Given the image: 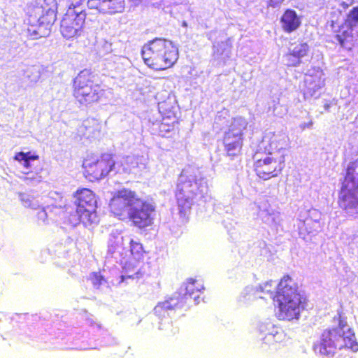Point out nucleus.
Masks as SVG:
<instances>
[{"label":"nucleus","mask_w":358,"mask_h":358,"mask_svg":"<svg viewBox=\"0 0 358 358\" xmlns=\"http://www.w3.org/2000/svg\"><path fill=\"white\" fill-rule=\"evenodd\" d=\"M143 273H144L143 271H142L141 269H138L137 271H136L134 273H128L125 275H122V280L123 281L127 278H132V279L139 278L140 277H141L143 275Z\"/></svg>","instance_id":"28"},{"label":"nucleus","mask_w":358,"mask_h":358,"mask_svg":"<svg viewBox=\"0 0 358 358\" xmlns=\"http://www.w3.org/2000/svg\"><path fill=\"white\" fill-rule=\"evenodd\" d=\"M42 6H34L33 10L34 12L39 11ZM56 10L55 7H49L47 9L43 8L42 14L38 17V27L37 29H33L32 33L36 37H41L40 29L41 27L45 26L49 28L54 24L56 20Z\"/></svg>","instance_id":"16"},{"label":"nucleus","mask_w":358,"mask_h":358,"mask_svg":"<svg viewBox=\"0 0 358 358\" xmlns=\"http://www.w3.org/2000/svg\"><path fill=\"white\" fill-rule=\"evenodd\" d=\"M13 159L15 161L21 162V159L38 160L39 156L36 154H32L31 152H18L14 155Z\"/></svg>","instance_id":"24"},{"label":"nucleus","mask_w":358,"mask_h":358,"mask_svg":"<svg viewBox=\"0 0 358 358\" xmlns=\"http://www.w3.org/2000/svg\"><path fill=\"white\" fill-rule=\"evenodd\" d=\"M87 6L99 13L115 14L122 11L124 0H88Z\"/></svg>","instance_id":"15"},{"label":"nucleus","mask_w":358,"mask_h":358,"mask_svg":"<svg viewBox=\"0 0 358 358\" xmlns=\"http://www.w3.org/2000/svg\"><path fill=\"white\" fill-rule=\"evenodd\" d=\"M268 111L272 113L274 116H282V106L280 103L279 99L276 101H273L271 106L268 107Z\"/></svg>","instance_id":"26"},{"label":"nucleus","mask_w":358,"mask_h":358,"mask_svg":"<svg viewBox=\"0 0 358 358\" xmlns=\"http://www.w3.org/2000/svg\"><path fill=\"white\" fill-rule=\"evenodd\" d=\"M337 326L329 327L322 331L318 341L314 344L316 353L328 357H333L337 350L358 351V342L352 328L348 327L347 317L338 312L333 317Z\"/></svg>","instance_id":"3"},{"label":"nucleus","mask_w":358,"mask_h":358,"mask_svg":"<svg viewBox=\"0 0 358 358\" xmlns=\"http://www.w3.org/2000/svg\"><path fill=\"white\" fill-rule=\"evenodd\" d=\"M176 123H177L176 120L169 122V119L163 118L159 125V132L160 135L165 136L167 134L173 131L175 129Z\"/></svg>","instance_id":"21"},{"label":"nucleus","mask_w":358,"mask_h":358,"mask_svg":"<svg viewBox=\"0 0 358 358\" xmlns=\"http://www.w3.org/2000/svg\"><path fill=\"white\" fill-rule=\"evenodd\" d=\"M285 57L286 60V65L287 66H296L301 62V60L296 57L291 50L285 55Z\"/></svg>","instance_id":"25"},{"label":"nucleus","mask_w":358,"mask_h":358,"mask_svg":"<svg viewBox=\"0 0 358 358\" xmlns=\"http://www.w3.org/2000/svg\"><path fill=\"white\" fill-rule=\"evenodd\" d=\"M76 197V213L80 223L90 226L96 222V200L93 192L87 188L78 189L74 194Z\"/></svg>","instance_id":"11"},{"label":"nucleus","mask_w":358,"mask_h":358,"mask_svg":"<svg viewBox=\"0 0 358 358\" xmlns=\"http://www.w3.org/2000/svg\"><path fill=\"white\" fill-rule=\"evenodd\" d=\"M115 166L114 155L111 153L90 154L83 162V176L90 182H95L107 176Z\"/></svg>","instance_id":"8"},{"label":"nucleus","mask_w":358,"mask_h":358,"mask_svg":"<svg viewBox=\"0 0 358 358\" xmlns=\"http://www.w3.org/2000/svg\"><path fill=\"white\" fill-rule=\"evenodd\" d=\"M192 185V184H190L189 182H183L182 184H181V189H180V191L181 192H185L186 189H187V187H190Z\"/></svg>","instance_id":"31"},{"label":"nucleus","mask_w":358,"mask_h":358,"mask_svg":"<svg viewBox=\"0 0 358 358\" xmlns=\"http://www.w3.org/2000/svg\"><path fill=\"white\" fill-rule=\"evenodd\" d=\"M203 285L197 280L189 278L185 283V292L176 293L166 301L158 303L154 310L157 315L168 310H176L188 306L189 301L199 297V293L203 289Z\"/></svg>","instance_id":"9"},{"label":"nucleus","mask_w":358,"mask_h":358,"mask_svg":"<svg viewBox=\"0 0 358 358\" xmlns=\"http://www.w3.org/2000/svg\"><path fill=\"white\" fill-rule=\"evenodd\" d=\"M90 280L94 286L99 287L104 280L103 276L99 272H93L90 275Z\"/></svg>","instance_id":"27"},{"label":"nucleus","mask_w":358,"mask_h":358,"mask_svg":"<svg viewBox=\"0 0 358 358\" xmlns=\"http://www.w3.org/2000/svg\"><path fill=\"white\" fill-rule=\"evenodd\" d=\"M86 13L74 10H68L64 15L60 24V32L67 40H74L84 33Z\"/></svg>","instance_id":"12"},{"label":"nucleus","mask_w":358,"mask_h":358,"mask_svg":"<svg viewBox=\"0 0 358 358\" xmlns=\"http://www.w3.org/2000/svg\"><path fill=\"white\" fill-rule=\"evenodd\" d=\"M282 29L286 33L296 31L301 24V18L294 10L286 9L280 17Z\"/></svg>","instance_id":"17"},{"label":"nucleus","mask_w":358,"mask_h":358,"mask_svg":"<svg viewBox=\"0 0 358 358\" xmlns=\"http://www.w3.org/2000/svg\"><path fill=\"white\" fill-rule=\"evenodd\" d=\"M248 126L246 120L241 117H234L228 130L223 136V145L227 155L231 158L241 155L244 131Z\"/></svg>","instance_id":"10"},{"label":"nucleus","mask_w":358,"mask_h":358,"mask_svg":"<svg viewBox=\"0 0 358 358\" xmlns=\"http://www.w3.org/2000/svg\"><path fill=\"white\" fill-rule=\"evenodd\" d=\"M141 55L148 67L160 71L174 66L178 59V50L171 41L155 38L143 44Z\"/></svg>","instance_id":"4"},{"label":"nucleus","mask_w":358,"mask_h":358,"mask_svg":"<svg viewBox=\"0 0 358 358\" xmlns=\"http://www.w3.org/2000/svg\"><path fill=\"white\" fill-rule=\"evenodd\" d=\"M252 159L255 174L264 180L278 177L285 167L283 155L266 152L257 149L252 155Z\"/></svg>","instance_id":"7"},{"label":"nucleus","mask_w":358,"mask_h":358,"mask_svg":"<svg viewBox=\"0 0 358 358\" xmlns=\"http://www.w3.org/2000/svg\"><path fill=\"white\" fill-rule=\"evenodd\" d=\"M344 21L355 28L358 26V6L352 8L349 11Z\"/></svg>","instance_id":"23"},{"label":"nucleus","mask_w":358,"mask_h":358,"mask_svg":"<svg viewBox=\"0 0 358 358\" xmlns=\"http://www.w3.org/2000/svg\"><path fill=\"white\" fill-rule=\"evenodd\" d=\"M273 338H274V334H268L265 337V339H267L268 341L273 340Z\"/></svg>","instance_id":"32"},{"label":"nucleus","mask_w":358,"mask_h":358,"mask_svg":"<svg viewBox=\"0 0 358 358\" xmlns=\"http://www.w3.org/2000/svg\"><path fill=\"white\" fill-rule=\"evenodd\" d=\"M292 52L301 60V58L306 56L309 51V46L306 43H301L296 45L292 50Z\"/></svg>","instance_id":"22"},{"label":"nucleus","mask_w":358,"mask_h":358,"mask_svg":"<svg viewBox=\"0 0 358 358\" xmlns=\"http://www.w3.org/2000/svg\"><path fill=\"white\" fill-rule=\"evenodd\" d=\"M259 290L271 296L276 303L278 317L281 320H298L307 304L306 297L301 294L297 283L288 274L280 280L275 292L272 280L260 285Z\"/></svg>","instance_id":"2"},{"label":"nucleus","mask_w":358,"mask_h":358,"mask_svg":"<svg viewBox=\"0 0 358 358\" xmlns=\"http://www.w3.org/2000/svg\"><path fill=\"white\" fill-rule=\"evenodd\" d=\"M285 0H268L267 6L275 8L281 5Z\"/></svg>","instance_id":"29"},{"label":"nucleus","mask_w":358,"mask_h":358,"mask_svg":"<svg viewBox=\"0 0 358 358\" xmlns=\"http://www.w3.org/2000/svg\"><path fill=\"white\" fill-rule=\"evenodd\" d=\"M110 211L119 220H128L138 229H145L154 224L155 206L138 196L136 192L123 189L110 199Z\"/></svg>","instance_id":"1"},{"label":"nucleus","mask_w":358,"mask_h":358,"mask_svg":"<svg viewBox=\"0 0 358 358\" xmlns=\"http://www.w3.org/2000/svg\"><path fill=\"white\" fill-rule=\"evenodd\" d=\"M287 144V136L280 133L270 132L264 135L257 149L266 152L281 155L280 151Z\"/></svg>","instance_id":"13"},{"label":"nucleus","mask_w":358,"mask_h":358,"mask_svg":"<svg viewBox=\"0 0 358 358\" xmlns=\"http://www.w3.org/2000/svg\"><path fill=\"white\" fill-rule=\"evenodd\" d=\"M338 203L345 211L358 209V159L350 162L346 169Z\"/></svg>","instance_id":"6"},{"label":"nucleus","mask_w":358,"mask_h":358,"mask_svg":"<svg viewBox=\"0 0 358 358\" xmlns=\"http://www.w3.org/2000/svg\"><path fill=\"white\" fill-rule=\"evenodd\" d=\"M101 131V123L94 118L85 120L79 127L78 132L86 138H96Z\"/></svg>","instance_id":"18"},{"label":"nucleus","mask_w":358,"mask_h":358,"mask_svg":"<svg viewBox=\"0 0 358 358\" xmlns=\"http://www.w3.org/2000/svg\"><path fill=\"white\" fill-rule=\"evenodd\" d=\"M72 94L80 106L87 107L101 101L106 90L99 83L94 72L91 69H84L73 79Z\"/></svg>","instance_id":"5"},{"label":"nucleus","mask_w":358,"mask_h":358,"mask_svg":"<svg viewBox=\"0 0 358 358\" xmlns=\"http://www.w3.org/2000/svg\"><path fill=\"white\" fill-rule=\"evenodd\" d=\"M322 76L321 71L305 75L302 84V92L304 98L313 96L317 90L324 86V79Z\"/></svg>","instance_id":"14"},{"label":"nucleus","mask_w":358,"mask_h":358,"mask_svg":"<svg viewBox=\"0 0 358 358\" xmlns=\"http://www.w3.org/2000/svg\"><path fill=\"white\" fill-rule=\"evenodd\" d=\"M355 27L344 21L338 28L335 37L341 46L352 38Z\"/></svg>","instance_id":"19"},{"label":"nucleus","mask_w":358,"mask_h":358,"mask_svg":"<svg viewBox=\"0 0 358 358\" xmlns=\"http://www.w3.org/2000/svg\"><path fill=\"white\" fill-rule=\"evenodd\" d=\"M129 245L130 251L132 256L138 260L143 258L144 254H145L146 252L144 250L142 243L138 241L131 240L129 242Z\"/></svg>","instance_id":"20"},{"label":"nucleus","mask_w":358,"mask_h":358,"mask_svg":"<svg viewBox=\"0 0 358 358\" xmlns=\"http://www.w3.org/2000/svg\"><path fill=\"white\" fill-rule=\"evenodd\" d=\"M31 160L21 159V162H22V166L27 169L31 167Z\"/></svg>","instance_id":"30"},{"label":"nucleus","mask_w":358,"mask_h":358,"mask_svg":"<svg viewBox=\"0 0 358 358\" xmlns=\"http://www.w3.org/2000/svg\"><path fill=\"white\" fill-rule=\"evenodd\" d=\"M41 170H42V169H40L38 170V172H36V175H37V178H38V180H41V176L39 175V173H40V172H41Z\"/></svg>","instance_id":"33"}]
</instances>
